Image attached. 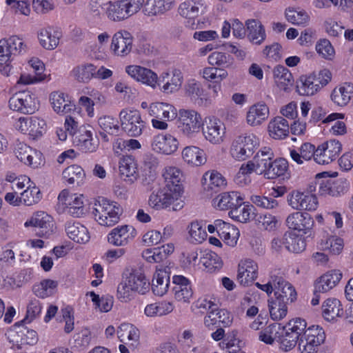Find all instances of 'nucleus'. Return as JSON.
Masks as SVG:
<instances>
[{
  "mask_svg": "<svg viewBox=\"0 0 353 353\" xmlns=\"http://www.w3.org/2000/svg\"><path fill=\"white\" fill-rule=\"evenodd\" d=\"M121 212L119 205L104 197H98L94 201L93 214L101 225L110 227L119 221Z\"/></svg>",
  "mask_w": 353,
  "mask_h": 353,
  "instance_id": "obj_1",
  "label": "nucleus"
},
{
  "mask_svg": "<svg viewBox=\"0 0 353 353\" xmlns=\"http://www.w3.org/2000/svg\"><path fill=\"white\" fill-rule=\"evenodd\" d=\"M148 114L152 117V127L164 130L168 128V121L174 119L177 116L176 108L167 103H152L148 108Z\"/></svg>",
  "mask_w": 353,
  "mask_h": 353,
  "instance_id": "obj_2",
  "label": "nucleus"
},
{
  "mask_svg": "<svg viewBox=\"0 0 353 353\" xmlns=\"http://www.w3.org/2000/svg\"><path fill=\"white\" fill-rule=\"evenodd\" d=\"M259 145V139L254 134L239 136L234 140L230 153L236 160L243 161L251 157Z\"/></svg>",
  "mask_w": 353,
  "mask_h": 353,
  "instance_id": "obj_3",
  "label": "nucleus"
},
{
  "mask_svg": "<svg viewBox=\"0 0 353 353\" xmlns=\"http://www.w3.org/2000/svg\"><path fill=\"white\" fill-rule=\"evenodd\" d=\"M178 128L187 137H192L199 132L202 126V118L194 110L181 109L178 114Z\"/></svg>",
  "mask_w": 353,
  "mask_h": 353,
  "instance_id": "obj_4",
  "label": "nucleus"
},
{
  "mask_svg": "<svg viewBox=\"0 0 353 353\" xmlns=\"http://www.w3.org/2000/svg\"><path fill=\"white\" fill-rule=\"evenodd\" d=\"M325 339V334L323 328L319 325H312L300 338L299 349L301 353H316Z\"/></svg>",
  "mask_w": 353,
  "mask_h": 353,
  "instance_id": "obj_5",
  "label": "nucleus"
},
{
  "mask_svg": "<svg viewBox=\"0 0 353 353\" xmlns=\"http://www.w3.org/2000/svg\"><path fill=\"white\" fill-rule=\"evenodd\" d=\"M26 228H32V232L39 237L48 238L54 232L53 219L43 211L34 212L25 223Z\"/></svg>",
  "mask_w": 353,
  "mask_h": 353,
  "instance_id": "obj_6",
  "label": "nucleus"
},
{
  "mask_svg": "<svg viewBox=\"0 0 353 353\" xmlns=\"http://www.w3.org/2000/svg\"><path fill=\"white\" fill-rule=\"evenodd\" d=\"M122 129L131 137H139L145 128V122L142 120L138 110H122L119 113Z\"/></svg>",
  "mask_w": 353,
  "mask_h": 353,
  "instance_id": "obj_7",
  "label": "nucleus"
},
{
  "mask_svg": "<svg viewBox=\"0 0 353 353\" xmlns=\"http://www.w3.org/2000/svg\"><path fill=\"white\" fill-rule=\"evenodd\" d=\"M8 103L11 110L23 114H32L38 108L35 96L30 91L15 93L10 98Z\"/></svg>",
  "mask_w": 353,
  "mask_h": 353,
  "instance_id": "obj_8",
  "label": "nucleus"
},
{
  "mask_svg": "<svg viewBox=\"0 0 353 353\" xmlns=\"http://www.w3.org/2000/svg\"><path fill=\"white\" fill-rule=\"evenodd\" d=\"M73 143L83 152H94L99 145V139L93 137V130L90 125L79 127L73 138Z\"/></svg>",
  "mask_w": 353,
  "mask_h": 353,
  "instance_id": "obj_9",
  "label": "nucleus"
},
{
  "mask_svg": "<svg viewBox=\"0 0 353 353\" xmlns=\"http://www.w3.org/2000/svg\"><path fill=\"white\" fill-rule=\"evenodd\" d=\"M14 152L20 161L31 168H38L43 163L42 154L23 142L17 141Z\"/></svg>",
  "mask_w": 353,
  "mask_h": 353,
  "instance_id": "obj_10",
  "label": "nucleus"
},
{
  "mask_svg": "<svg viewBox=\"0 0 353 353\" xmlns=\"http://www.w3.org/2000/svg\"><path fill=\"white\" fill-rule=\"evenodd\" d=\"M342 145L339 141L330 139L316 149L314 161L321 165L329 164L339 157Z\"/></svg>",
  "mask_w": 353,
  "mask_h": 353,
  "instance_id": "obj_11",
  "label": "nucleus"
},
{
  "mask_svg": "<svg viewBox=\"0 0 353 353\" xmlns=\"http://www.w3.org/2000/svg\"><path fill=\"white\" fill-rule=\"evenodd\" d=\"M40 46L46 50H53L57 48L62 37L59 28L52 26L41 28L37 32Z\"/></svg>",
  "mask_w": 353,
  "mask_h": 353,
  "instance_id": "obj_12",
  "label": "nucleus"
},
{
  "mask_svg": "<svg viewBox=\"0 0 353 353\" xmlns=\"http://www.w3.org/2000/svg\"><path fill=\"white\" fill-rule=\"evenodd\" d=\"M205 6L201 1L189 0L181 3L179 7V14L188 19V26L192 29H196L198 23H195V19L204 12Z\"/></svg>",
  "mask_w": 353,
  "mask_h": 353,
  "instance_id": "obj_13",
  "label": "nucleus"
},
{
  "mask_svg": "<svg viewBox=\"0 0 353 353\" xmlns=\"http://www.w3.org/2000/svg\"><path fill=\"white\" fill-rule=\"evenodd\" d=\"M289 205L296 210H316L318 200L315 195L299 191L293 192L288 198Z\"/></svg>",
  "mask_w": 353,
  "mask_h": 353,
  "instance_id": "obj_14",
  "label": "nucleus"
},
{
  "mask_svg": "<svg viewBox=\"0 0 353 353\" xmlns=\"http://www.w3.org/2000/svg\"><path fill=\"white\" fill-rule=\"evenodd\" d=\"M202 132L205 139L213 144H219L223 141L225 127L222 121L216 118L205 121Z\"/></svg>",
  "mask_w": 353,
  "mask_h": 353,
  "instance_id": "obj_15",
  "label": "nucleus"
},
{
  "mask_svg": "<svg viewBox=\"0 0 353 353\" xmlns=\"http://www.w3.org/2000/svg\"><path fill=\"white\" fill-rule=\"evenodd\" d=\"M151 147L156 152L170 155L178 150L179 141L170 134L161 133L153 137Z\"/></svg>",
  "mask_w": 353,
  "mask_h": 353,
  "instance_id": "obj_16",
  "label": "nucleus"
},
{
  "mask_svg": "<svg viewBox=\"0 0 353 353\" xmlns=\"http://www.w3.org/2000/svg\"><path fill=\"white\" fill-rule=\"evenodd\" d=\"M137 235L134 228L129 225H119L110 232L108 241L115 246H125L132 241Z\"/></svg>",
  "mask_w": 353,
  "mask_h": 353,
  "instance_id": "obj_17",
  "label": "nucleus"
},
{
  "mask_svg": "<svg viewBox=\"0 0 353 353\" xmlns=\"http://www.w3.org/2000/svg\"><path fill=\"white\" fill-rule=\"evenodd\" d=\"M163 176L165 183V188L175 195L181 196L183 190V173L181 170L174 166L166 167L163 170Z\"/></svg>",
  "mask_w": 353,
  "mask_h": 353,
  "instance_id": "obj_18",
  "label": "nucleus"
},
{
  "mask_svg": "<svg viewBox=\"0 0 353 353\" xmlns=\"http://www.w3.org/2000/svg\"><path fill=\"white\" fill-rule=\"evenodd\" d=\"M133 37L126 30H119L112 37L111 50L114 54L124 57L128 54L132 48Z\"/></svg>",
  "mask_w": 353,
  "mask_h": 353,
  "instance_id": "obj_19",
  "label": "nucleus"
},
{
  "mask_svg": "<svg viewBox=\"0 0 353 353\" xmlns=\"http://www.w3.org/2000/svg\"><path fill=\"white\" fill-rule=\"evenodd\" d=\"M285 222L288 228L302 232L305 234L311 231L314 224L313 219L309 214L300 212L288 215Z\"/></svg>",
  "mask_w": 353,
  "mask_h": 353,
  "instance_id": "obj_20",
  "label": "nucleus"
},
{
  "mask_svg": "<svg viewBox=\"0 0 353 353\" xmlns=\"http://www.w3.org/2000/svg\"><path fill=\"white\" fill-rule=\"evenodd\" d=\"M125 72L132 78L152 88H155L158 83V76L152 70L136 65H128Z\"/></svg>",
  "mask_w": 353,
  "mask_h": 353,
  "instance_id": "obj_21",
  "label": "nucleus"
},
{
  "mask_svg": "<svg viewBox=\"0 0 353 353\" xmlns=\"http://www.w3.org/2000/svg\"><path fill=\"white\" fill-rule=\"evenodd\" d=\"M175 4V0H146L142 12L148 17H161L170 11Z\"/></svg>",
  "mask_w": 353,
  "mask_h": 353,
  "instance_id": "obj_22",
  "label": "nucleus"
},
{
  "mask_svg": "<svg viewBox=\"0 0 353 353\" xmlns=\"http://www.w3.org/2000/svg\"><path fill=\"white\" fill-rule=\"evenodd\" d=\"M172 283L174 299L179 302L190 303L193 295L190 281L184 276L174 275Z\"/></svg>",
  "mask_w": 353,
  "mask_h": 353,
  "instance_id": "obj_23",
  "label": "nucleus"
},
{
  "mask_svg": "<svg viewBox=\"0 0 353 353\" xmlns=\"http://www.w3.org/2000/svg\"><path fill=\"white\" fill-rule=\"evenodd\" d=\"M258 275V265L252 260L241 261L239 264L237 280L244 286L250 285Z\"/></svg>",
  "mask_w": 353,
  "mask_h": 353,
  "instance_id": "obj_24",
  "label": "nucleus"
},
{
  "mask_svg": "<svg viewBox=\"0 0 353 353\" xmlns=\"http://www.w3.org/2000/svg\"><path fill=\"white\" fill-rule=\"evenodd\" d=\"M159 80L164 83L162 91L165 93H172L180 89L183 81V76L179 69L174 68L170 72H163Z\"/></svg>",
  "mask_w": 353,
  "mask_h": 353,
  "instance_id": "obj_25",
  "label": "nucleus"
},
{
  "mask_svg": "<svg viewBox=\"0 0 353 353\" xmlns=\"http://www.w3.org/2000/svg\"><path fill=\"white\" fill-rule=\"evenodd\" d=\"M246 37L254 45H261L266 39L265 27L258 19H250L245 21Z\"/></svg>",
  "mask_w": 353,
  "mask_h": 353,
  "instance_id": "obj_26",
  "label": "nucleus"
},
{
  "mask_svg": "<svg viewBox=\"0 0 353 353\" xmlns=\"http://www.w3.org/2000/svg\"><path fill=\"white\" fill-rule=\"evenodd\" d=\"M270 114L269 108L263 102L251 105L246 114L247 123L251 126H258L265 121Z\"/></svg>",
  "mask_w": 353,
  "mask_h": 353,
  "instance_id": "obj_27",
  "label": "nucleus"
},
{
  "mask_svg": "<svg viewBox=\"0 0 353 353\" xmlns=\"http://www.w3.org/2000/svg\"><path fill=\"white\" fill-rule=\"evenodd\" d=\"M181 196L170 192L164 188L163 190L152 192L149 198V205L157 210L169 207L175 200Z\"/></svg>",
  "mask_w": 353,
  "mask_h": 353,
  "instance_id": "obj_28",
  "label": "nucleus"
},
{
  "mask_svg": "<svg viewBox=\"0 0 353 353\" xmlns=\"http://www.w3.org/2000/svg\"><path fill=\"white\" fill-rule=\"evenodd\" d=\"M343 274L340 270L328 271L320 276L315 283L317 292H327L334 288L341 280Z\"/></svg>",
  "mask_w": 353,
  "mask_h": 353,
  "instance_id": "obj_29",
  "label": "nucleus"
},
{
  "mask_svg": "<svg viewBox=\"0 0 353 353\" xmlns=\"http://www.w3.org/2000/svg\"><path fill=\"white\" fill-rule=\"evenodd\" d=\"M50 101L54 111L59 114H68L76 110V105L62 92H52Z\"/></svg>",
  "mask_w": 353,
  "mask_h": 353,
  "instance_id": "obj_30",
  "label": "nucleus"
},
{
  "mask_svg": "<svg viewBox=\"0 0 353 353\" xmlns=\"http://www.w3.org/2000/svg\"><path fill=\"white\" fill-rule=\"evenodd\" d=\"M274 81L276 86L285 92L291 90L294 84V78L290 71L283 65H277L273 70Z\"/></svg>",
  "mask_w": 353,
  "mask_h": 353,
  "instance_id": "obj_31",
  "label": "nucleus"
},
{
  "mask_svg": "<svg viewBox=\"0 0 353 353\" xmlns=\"http://www.w3.org/2000/svg\"><path fill=\"white\" fill-rule=\"evenodd\" d=\"M290 124L283 117H276L272 119L268 125L270 136L274 139H285L289 134Z\"/></svg>",
  "mask_w": 353,
  "mask_h": 353,
  "instance_id": "obj_32",
  "label": "nucleus"
},
{
  "mask_svg": "<svg viewBox=\"0 0 353 353\" xmlns=\"http://www.w3.org/2000/svg\"><path fill=\"white\" fill-rule=\"evenodd\" d=\"M127 283L131 287V290L139 294H144L150 289V281L145 274L139 270H132L126 276Z\"/></svg>",
  "mask_w": 353,
  "mask_h": 353,
  "instance_id": "obj_33",
  "label": "nucleus"
},
{
  "mask_svg": "<svg viewBox=\"0 0 353 353\" xmlns=\"http://www.w3.org/2000/svg\"><path fill=\"white\" fill-rule=\"evenodd\" d=\"M119 172L123 180L134 182L139 176L134 158L132 156H124L119 162Z\"/></svg>",
  "mask_w": 353,
  "mask_h": 353,
  "instance_id": "obj_34",
  "label": "nucleus"
},
{
  "mask_svg": "<svg viewBox=\"0 0 353 353\" xmlns=\"http://www.w3.org/2000/svg\"><path fill=\"white\" fill-rule=\"evenodd\" d=\"M242 201L243 199L238 192H223L213 200L214 205L221 210H231Z\"/></svg>",
  "mask_w": 353,
  "mask_h": 353,
  "instance_id": "obj_35",
  "label": "nucleus"
},
{
  "mask_svg": "<svg viewBox=\"0 0 353 353\" xmlns=\"http://www.w3.org/2000/svg\"><path fill=\"white\" fill-rule=\"evenodd\" d=\"M182 159L191 166H200L206 162L203 150L196 146H187L182 151Z\"/></svg>",
  "mask_w": 353,
  "mask_h": 353,
  "instance_id": "obj_36",
  "label": "nucleus"
},
{
  "mask_svg": "<svg viewBox=\"0 0 353 353\" xmlns=\"http://www.w3.org/2000/svg\"><path fill=\"white\" fill-rule=\"evenodd\" d=\"M65 232L70 239L79 243H85L90 239L88 229L79 222H67Z\"/></svg>",
  "mask_w": 353,
  "mask_h": 353,
  "instance_id": "obj_37",
  "label": "nucleus"
},
{
  "mask_svg": "<svg viewBox=\"0 0 353 353\" xmlns=\"http://www.w3.org/2000/svg\"><path fill=\"white\" fill-rule=\"evenodd\" d=\"M279 284L276 285L274 290V296L287 303H292L296 299V292L294 287L282 276H278L277 281Z\"/></svg>",
  "mask_w": 353,
  "mask_h": 353,
  "instance_id": "obj_38",
  "label": "nucleus"
},
{
  "mask_svg": "<svg viewBox=\"0 0 353 353\" xmlns=\"http://www.w3.org/2000/svg\"><path fill=\"white\" fill-rule=\"evenodd\" d=\"M102 8L108 18L114 21H120L130 17L121 0L108 1L103 4Z\"/></svg>",
  "mask_w": 353,
  "mask_h": 353,
  "instance_id": "obj_39",
  "label": "nucleus"
},
{
  "mask_svg": "<svg viewBox=\"0 0 353 353\" xmlns=\"http://www.w3.org/2000/svg\"><path fill=\"white\" fill-rule=\"evenodd\" d=\"M170 273L165 270H157L153 276L152 290L155 295L162 296L168 290Z\"/></svg>",
  "mask_w": 353,
  "mask_h": 353,
  "instance_id": "obj_40",
  "label": "nucleus"
},
{
  "mask_svg": "<svg viewBox=\"0 0 353 353\" xmlns=\"http://www.w3.org/2000/svg\"><path fill=\"white\" fill-rule=\"evenodd\" d=\"M229 216L236 221L247 223L255 217L254 208L252 205H245L242 201L239 205L230 210Z\"/></svg>",
  "mask_w": 353,
  "mask_h": 353,
  "instance_id": "obj_41",
  "label": "nucleus"
},
{
  "mask_svg": "<svg viewBox=\"0 0 353 353\" xmlns=\"http://www.w3.org/2000/svg\"><path fill=\"white\" fill-rule=\"evenodd\" d=\"M95 65L92 63H83L75 66L70 72V76L79 83H88L94 78Z\"/></svg>",
  "mask_w": 353,
  "mask_h": 353,
  "instance_id": "obj_42",
  "label": "nucleus"
},
{
  "mask_svg": "<svg viewBox=\"0 0 353 353\" xmlns=\"http://www.w3.org/2000/svg\"><path fill=\"white\" fill-rule=\"evenodd\" d=\"M318 79H316V76H301L299 79V83L296 85V90L299 94L311 96L314 94L321 86H319Z\"/></svg>",
  "mask_w": 353,
  "mask_h": 353,
  "instance_id": "obj_43",
  "label": "nucleus"
},
{
  "mask_svg": "<svg viewBox=\"0 0 353 353\" xmlns=\"http://www.w3.org/2000/svg\"><path fill=\"white\" fill-rule=\"evenodd\" d=\"M353 98V87L344 85L336 87L332 92L331 99L337 105L343 107Z\"/></svg>",
  "mask_w": 353,
  "mask_h": 353,
  "instance_id": "obj_44",
  "label": "nucleus"
},
{
  "mask_svg": "<svg viewBox=\"0 0 353 353\" xmlns=\"http://www.w3.org/2000/svg\"><path fill=\"white\" fill-rule=\"evenodd\" d=\"M201 253L199 262L203 264L208 272H213L222 268L223 261L216 253L212 251H204Z\"/></svg>",
  "mask_w": 353,
  "mask_h": 353,
  "instance_id": "obj_45",
  "label": "nucleus"
},
{
  "mask_svg": "<svg viewBox=\"0 0 353 353\" xmlns=\"http://www.w3.org/2000/svg\"><path fill=\"white\" fill-rule=\"evenodd\" d=\"M184 90L185 96L190 98L192 101L198 104L203 102L202 96L204 90L199 81L194 79L188 80L184 85Z\"/></svg>",
  "mask_w": 353,
  "mask_h": 353,
  "instance_id": "obj_46",
  "label": "nucleus"
},
{
  "mask_svg": "<svg viewBox=\"0 0 353 353\" xmlns=\"http://www.w3.org/2000/svg\"><path fill=\"white\" fill-rule=\"evenodd\" d=\"M63 180L69 185H80L85 178L83 168L77 165H72L66 168L62 173Z\"/></svg>",
  "mask_w": 353,
  "mask_h": 353,
  "instance_id": "obj_47",
  "label": "nucleus"
},
{
  "mask_svg": "<svg viewBox=\"0 0 353 353\" xmlns=\"http://www.w3.org/2000/svg\"><path fill=\"white\" fill-rule=\"evenodd\" d=\"M306 243L305 239L301 236L292 232L284 234V248L290 252L299 253L305 249Z\"/></svg>",
  "mask_w": 353,
  "mask_h": 353,
  "instance_id": "obj_48",
  "label": "nucleus"
},
{
  "mask_svg": "<svg viewBox=\"0 0 353 353\" xmlns=\"http://www.w3.org/2000/svg\"><path fill=\"white\" fill-rule=\"evenodd\" d=\"M316 156L315 146L310 143H305L300 148V152L295 150H290V157L298 164H302L304 161H310Z\"/></svg>",
  "mask_w": 353,
  "mask_h": 353,
  "instance_id": "obj_49",
  "label": "nucleus"
},
{
  "mask_svg": "<svg viewBox=\"0 0 353 353\" xmlns=\"http://www.w3.org/2000/svg\"><path fill=\"white\" fill-rule=\"evenodd\" d=\"M341 304L336 299H327L323 304V316L327 321H332L342 312Z\"/></svg>",
  "mask_w": 353,
  "mask_h": 353,
  "instance_id": "obj_50",
  "label": "nucleus"
},
{
  "mask_svg": "<svg viewBox=\"0 0 353 353\" xmlns=\"http://www.w3.org/2000/svg\"><path fill=\"white\" fill-rule=\"evenodd\" d=\"M187 230L188 232V239L191 243H201L207 237L205 227L198 221L191 222Z\"/></svg>",
  "mask_w": 353,
  "mask_h": 353,
  "instance_id": "obj_51",
  "label": "nucleus"
},
{
  "mask_svg": "<svg viewBox=\"0 0 353 353\" xmlns=\"http://www.w3.org/2000/svg\"><path fill=\"white\" fill-rule=\"evenodd\" d=\"M11 55L3 40H0V72L6 77L14 72V68L11 65Z\"/></svg>",
  "mask_w": 353,
  "mask_h": 353,
  "instance_id": "obj_52",
  "label": "nucleus"
},
{
  "mask_svg": "<svg viewBox=\"0 0 353 353\" xmlns=\"http://www.w3.org/2000/svg\"><path fill=\"white\" fill-rule=\"evenodd\" d=\"M319 247L323 250H328L331 254L337 255L343 249V239L337 236H330L320 241Z\"/></svg>",
  "mask_w": 353,
  "mask_h": 353,
  "instance_id": "obj_53",
  "label": "nucleus"
},
{
  "mask_svg": "<svg viewBox=\"0 0 353 353\" xmlns=\"http://www.w3.org/2000/svg\"><path fill=\"white\" fill-rule=\"evenodd\" d=\"M208 186L205 189L212 192H217L221 188L226 185V180L222 174L216 171L207 172L203 175V179L207 181Z\"/></svg>",
  "mask_w": 353,
  "mask_h": 353,
  "instance_id": "obj_54",
  "label": "nucleus"
},
{
  "mask_svg": "<svg viewBox=\"0 0 353 353\" xmlns=\"http://www.w3.org/2000/svg\"><path fill=\"white\" fill-rule=\"evenodd\" d=\"M288 168V163L284 159H279L272 161L267 172H265V177L269 179H276L283 176Z\"/></svg>",
  "mask_w": 353,
  "mask_h": 353,
  "instance_id": "obj_55",
  "label": "nucleus"
},
{
  "mask_svg": "<svg viewBox=\"0 0 353 353\" xmlns=\"http://www.w3.org/2000/svg\"><path fill=\"white\" fill-rule=\"evenodd\" d=\"M288 303L282 301L280 299H271L268 300V306L270 314L274 321H279L284 318L287 314V305Z\"/></svg>",
  "mask_w": 353,
  "mask_h": 353,
  "instance_id": "obj_56",
  "label": "nucleus"
},
{
  "mask_svg": "<svg viewBox=\"0 0 353 353\" xmlns=\"http://www.w3.org/2000/svg\"><path fill=\"white\" fill-rule=\"evenodd\" d=\"M83 195L72 194L66 202V210L68 214L74 217H80L84 214V204Z\"/></svg>",
  "mask_w": 353,
  "mask_h": 353,
  "instance_id": "obj_57",
  "label": "nucleus"
},
{
  "mask_svg": "<svg viewBox=\"0 0 353 353\" xmlns=\"http://www.w3.org/2000/svg\"><path fill=\"white\" fill-rule=\"evenodd\" d=\"M98 123L102 130L110 135L117 136L120 131L119 121L111 116H103L98 120Z\"/></svg>",
  "mask_w": 353,
  "mask_h": 353,
  "instance_id": "obj_58",
  "label": "nucleus"
},
{
  "mask_svg": "<svg viewBox=\"0 0 353 353\" xmlns=\"http://www.w3.org/2000/svg\"><path fill=\"white\" fill-rule=\"evenodd\" d=\"M208 59L211 65H217L221 68H229L234 63V59L231 55L217 51L210 54Z\"/></svg>",
  "mask_w": 353,
  "mask_h": 353,
  "instance_id": "obj_59",
  "label": "nucleus"
},
{
  "mask_svg": "<svg viewBox=\"0 0 353 353\" xmlns=\"http://www.w3.org/2000/svg\"><path fill=\"white\" fill-rule=\"evenodd\" d=\"M42 198L41 192L38 187L30 185L21 193V199L26 205L30 206L37 203Z\"/></svg>",
  "mask_w": 353,
  "mask_h": 353,
  "instance_id": "obj_60",
  "label": "nucleus"
},
{
  "mask_svg": "<svg viewBox=\"0 0 353 353\" xmlns=\"http://www.w3.org/2000/svg\"><path fill=\"white\" fill-rule=\"evenodd\" d=\"M92 297V301L95 305V308H98L101 312H109L113 305V298L111 296H103L99 297L98 294H96L94 292H90L87 293Z\"/></svg>",
  "mask_w": 353,
  "mask_h": 353,
  "instance_id": "obj_61",
  "label": "nucleus"
},
{
  "mask_svg": "<svg viewBox=\"0 0 353 353\" xmlns=\"http://www.w3.org/2000/svg\"><path fill=\"white\" fill-rule=\"evenodd\" d=\"M117 336L121 342L125 339L130 341H138L139 338V330L130 323H123L117 330Z\"/></svg>",
  "mask_w": 353,
  "mask_h": 353,
  "instance_id": "obj_62",
  "label": "nucleus"
},
{
  "mask_svg": "<svg viewBox=\"0 0 353 353\" xmlns=\"http://www.w3.org/2000/svg\"><path fill=\"white\" fill-rule=\"evenodd\" d=\"M286 19L294 25H305L309 20V16L304 10H297L288 8L285 10Z\"/></svg>",
  "mask_w": 353,
  "mask_h": 353,
  "instance_id": "obj_63",
  "label": "nucleus"
},
{
  "mask_svg": "<svg viewBox=\"0 0 353 353\" xmlns=\"http://www.w3.org/2000/svg\"><path fill=\"white\" fill-rule=\"evenodd\" d=\"M28 134L33 139H37L42 136L45 132L46 122L43 119H39L36 117H31Z\"/></svg>",
  "mask_w": 353,
  "mask_h": 353,
  "instance_id": "obj_64",
  "label": "nucleus"
}]
</instances>
